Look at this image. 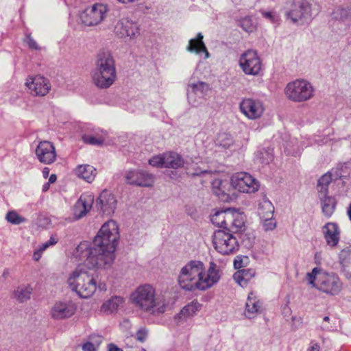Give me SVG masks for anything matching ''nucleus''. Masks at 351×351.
Wrapping results in <instances>:
<instances>
[{"label": "nucleus", "instance_id": "f257e3e1", "mask_svg": "<svg viewBox=\"0 0 351 351\" xmlns=\"http://www.w3.org/2000/svg\"><path fill=\"white\" fill-rule=\"evenodd\" d=\"M119 239L117 223L108 220L101 227L93 240V246L87 241L81 242L74 256L91 269L110 267L114 259V251Z\"/></svg>", "mask_w": 351, "mask_h": 351}, {"label": "nucleus", "instance_id": "f03ea898", "mask_svg": "<svg viewBox=\"0 0 351 351\" xmlns=\"http://www.w3.org/2000/svg\"><path fill=\"white\" fill-rule=\"evenodd\" d=\"M221 274L219 266L213 261L206 269L202 261L191 260L180 268L177 282L185 291H206L219 281Z\"/></svg>", "mask_w": 351, "mask_h": 351}, {"label": "nucleus", "instance_id": "7ed1b4c3", "mask_svg": "<svg viewBox=\"0 0 351 351\" xmlns=\"http://www.w3.org/2000/svg\"><path fill=\"white\" fill-rule=\"evenodd\" d=\"M129 300L136 309L154 316L163 314L167 306L164 297L158 295L154 287L149 284L137 287L131 293Z\"/></svg>", "mask_w": 351, "mask_h": 351}, {"label": "nucleus", "instance_id": "20e7f679", "mask_svg": "<svg viewBox=\"0 0 351 351\" xmlns=\"http://www.w3.org/2000/svg\"><path fill=\"white\" fill-rule=\"evenodd\" d=\"M307 276L310 285L327 295H339L343 289V282L335 273L323 272L315 267Z\"/></svg>", "mask_w": 351, "mask_h": 351}, {"label": "nucleus", "instance_id": "39448f33", "mask_svg": "<svg viewBox=\"0 0 351 351\" xmlns=\"http://www.w3.org/2000/svg\"><path fill=\"white\" fill-rule=\"evenodd\" d=\"M70 288L82 298H88L97 290V279L81 267H77L69 276Z\"/></svg>", "mask_w": 351, "mask_h": 351}, {"label": "nucleus", "instance_id": "423d86ee", "mask_svg": "<svg viewBox=\"0 0 351 351\" xmlns=\"http://www.w3.org/2000/svg\"><path fill=\"white\" fill-rule=\"evenodd\" d=\"M286 96L295 102H302L311 99L314 94L312 84L304 80H296L289 83L285 88Z\"/></svg>", "mask_w": 351, "mask_h": 351}, {"label": "nucleus", "instance_id": "0eeeda50", "mask_svg": "<svg viewBox=\"0 0 351 351\" xmlns=\"http://www.w3.org/2000/svg\"><path fill=\"white\" fill-rule=\"evenodd\" d=\"M215 249L221 254H229L239 249L237 239L230 232L219 230L215 232L213 237Z\"/></svg>", "mask_w": 351, "mask_h": 351}, {"label": "nucleus", "instance_id": "6e6552de", "mask_svg": "<svg viewBox=\"0 0 351 351\" xmlns=\"http://www.w3.org/2000/svg\"><path fill=\"white\" fill-rule=\"evenodd\" d=\"M239 65L245 75L252 76L259 75L263 67L257 52L252 49H248L240 56Z\"/></svg>", "mask_w": 351, "mask_h": 351}, {"label": "nucleus", "instance_id": "1a4fd4ad", "mask_svg": "<svg viewBox=\"0 0 351 351\" xmlns=\"http://www.w3.org/2000/svg\"><path fill=\"white\" fill-rule=\"evenodd\" d=\"M114 32L117 37L130 41L140 35V26L130 18L122 17L115 24Z\"/></svg>", "mask_w": 351, "mask_h": 351}, {"label": "nucleus", "instance_id": "9d476101", "mask_svg": "<svg viewBox=\"0 0 351 351\" xmlns=\"http://www.w3.org/2000/svg\"><path fill=\"white\" fill-rule=\"evenodd\" d=\"M232 191L234 189L241 193H252L259 189L258 182L246 172H238L230 178Z\"/></svg>", "mask_w": 351, "mask_h": 351}, {"label": "nucleus", "instance_id": "9b49d317", "mask_svg": "<svg viewBox=\"0 0 351 351\" xmlns=\"http://www.w3.org/2000/svg\"><path fill=\"white\" fill-rule=\"evenodd\" d=\"M108 11L107 5L95 3L82 12L80 19L82 23L86 26L97 25L104 21Z\"/></svg>", "mask_w": 351, "mask_h": 351}, {"label": "nucleus", "instance_id": "f8f14e48", "mask_svg": "<svg viewBox=\"0 0 351 351\" xmlns=\"http://www.w3.org/2000/svg\"><path fill=\"white\" fill-rule=\"evenodd\" d=\"M241 112L249 119H259L265 111L262 101L254 98H243L239 104Z\"/></svg>", "mask_w": 351, "mask_h": 351}, {"label": "nucleus", "instance_id": "ddd939ff", "mask_svg": "<svg viewBox=\"0 0 351 351\" xmlns=\"http://www.w3.org/2000/svg\"><path fill=\"white\" fill-rule=\"evenodd\" d=\"M25 86L31 95L38 97L46 95L51 89L49 80L40 75L29 77L26 80Z\"/></svg>", "mask_w": 351, "mask_h": 351}, {"label": "nucleus", "instance_id": "4468645a", "mask_svg": "<svg viewBox=\"0 0 351 351\" xmlns=\"http://www.w3.org/2000/svg\"><path fill=\"white\" fill-rule=\"evenodd\" d=\"M93 72L117 76L114 60L109 51H100L97 54L95 67Z\"/></svg>", "mask_w": 351, "mask_h": 351}, {"label": "nucleus", "instance_id": "2eb2a0df", "mask_svg": "<svg viewBox=\"0 0 351 351\" xmlns=\"http://www.w3.org/2000/svg\"><path fill=\"white\" fill-rule=\"evenodd\" d=\"M76 305L71 300L56 302L51 308V315L54 319L71 317L76 311Z\"/></svg>", "mask_w": 351, "mask_h": 351}, {"label": "nucleus", "instance_id": "dca6fc26", "mask_svg": "<svg viewBox=\"0 0 351 351\" xmlns=\"http://www.w3.org/2000/svg\"><path fill=\"white\" fill-rule=\"evenodd\" d=\"M35 153L38 160L45 165L54 162L57 156L53 144L48 141H40Z\"/></svg>", "mask_w": 351, "mask_h": 351}, {"label": "nucleus", "instance_id": "f3484780", "mask_svg": "<svg viewBox=\"0 0 351 351\" xmlns=\"http://www.w3.org/2000/svg\"><path fill=\"white\" fill-rule=\"evenodd\" d=\"M125 180L130 184L149 187L153 185L154 178L153 175L143 170H130L126 173Z\"/></svg>", "mask_w": 351, "mask_h": 351}, {"label": "nucleus", "instance_id": "a211bd4d", "mask_svg": "<svg viewBox=\"0 0 351 351\" xmlns=\"http://www.w3.org/2000/svg\"><path fill=\"white\" fill-rule=\"evenodd\" d=\"M117 201L113 194L104 190L97 199V206L103 214L110 216L114 214L117 208Z\"/></svg>", "mask_w": 351, "mask_h": 351}, {"label": "nucleus", "instance_id": "6ab92c4d", "mask_svg": "<svg viewBox=\"0 0 351 351\" xmlns=\"http://www.w3.org/2000/svg\"><path fill=\"white\" fill-rule=\"evenodd\" d=\"M212 190L215 195L223 202H228L231 199V196L234 195L231 181L228 180L215 179L212 182Z\"/></svg>", "mask_w": 351, "mask_h": 351}, {"label": "nucleus", "instance_id": "aec40b11", "mask_svg": "<svg viewBox=\"0 0 351 351\" xmlns=\"http://www.w3.org/2000/svg\"><path fill=\"white\" fill-rule=\"evenodd\" d=\"M310 11L311 5L306 0H295L287 12V17L295 23L308 14Z\"/></svg>", "mask_w": 351, "mask_h": 351}, {"label": "nucleus", "instance_id": "412c9836", "mask_svg": "<svg viewBox=\"0 0 351 351\" xmlns=\"http://www.w3.org/2000/svg\"><path fill=\"white\" fill-rule=\"evenodd\" d=\"M322 234L327 245L334 248L337 246L340 240V229L334 222H328L322 227Z\"/></svg>", "mask_w": 351, "mask_h": 351}, {"label": "nucleus", "instance_id": "4be33fe9", "mask_svg": "<svg viewBox=\"0 0 351 351\" xmlns=\"http://www.w3.org/2000/svg\"><path fill=\"white\" fill-rule=\"evenodd\" d=\"M188 86V100L189 103L193 106H196L198 103L196 97L202 98L206 96L210 90L209 85L204 82L191 83L189 84Z\"/></svg>", "mask_w": 351, "mask_h": 351}, {"label": "nucleus", "instance_id": "5701e85b", "mask_svg": "<svg viewBox=\"0 0 351 351\" xmlns=\"http://www.w3.org/2000/svg\"><path fill=\"white\" fill-rule=\"evenodd\" d=\"M93 197L89 195H82L73 207V215L75 219H79L89 211L92 207Z\"/></svg>", "mask_w": 351, "mask_h": 351}, {"label": "nucleus", "instance_id": "b1692460", "mask_svg": "<svg viewBox=\"0 0 351 351\" xmlns=\"http://www.w3.org/2000/svg\"><path fill=\"white\" fill-rule=\"evenodd\" d=\"M203 35L202 33H198L196 38L189 40V44L186 46V51L199 54L201 52L204 53V59L210 58V53L203 41Z\"/></svg>", "mask_w": 351, "mask_h": 351}, {"label": "nucleus", "instance_id": "393cba45", "mask_svg": "<svg viewBox=\"0 0 351 351\" xmlns=\"http://www.w3.org/2000/svg\"><path fill=\"white\" fill-rule=\"evenodd\" d=\"M323 215L329 218L335 212L337 202L334 197L328 195V193H318Z\"/></svg>", "mask_w": 351, "mask_h": 351}, {"label": "nucleus", "instance_id": "a878e982", "mask_svg": "<svg viewBox=\"0 0 351 351\" xmlns=\"http://www.w3.org/2000/svg\"><path fill=\"white\" fill-rule=\"evenodd\" d=\"M340 271L348 280L351 278V250L344 249L339 254Z\"/></svg>", "mask_w": 351, "mask_h": 351}, {"label": "nucleus", "instance_id": "bb28decb", "mask_svg": "<svg viewBox=\"0 0 351 351\" xmlns=\"http://www.w3.org/2000/svg\"><path fill=\"white\" fill-rule=\"evenodd\" d=\"M114 75H106V73L92 72V80L95 86L100 89H106L113 84L116 80Z\"/></svg>", "mask_w": 351, "mask_h": 351}, {"label": "nucleus", "instance_id": "cd10ccee", "mask_svg": "<svg viewBox=\"0 0 351 351\" xmlns=\"http://www.w3.org/2000/svg\"><path fill=\"white\" fill-rule=\"evenodd\" d=\"M75 173L77 177L90 183L95 178L97 170L89 165H80L75 169Z\"/></svg>", "mask_w": 351, "mask_h": 351}, {"label": "nucleus", "instance_id": "c85d7f7f", "mask_svg": "<svg viewBox=\"0 0 351 351\" xmlns=\"http://www.w3.org/2000/svg\"><path fill=\"white\" fill-rule=\"evenodd\" d=\"M125 302V299L121 296H112L106 300L101 306V312L106 314H111L117 311Z\"/></svg>", "mask_w": 351, "mask_h": 351}, {"label": "nucleus", "instance_id": "c756f323", "mask_svg": "<svg viewBox=\"0 0 351 351\" xmlns=\"http://www.w3.org/2000/svg\"><path fill=\"white\" fill-rule=\"evenodd\" d=\"M231 210L232 208H229L215 213L211 217L212 223L217 226L223 227L227 230L228 221L232 220Z\"/></svg>", "mask_w": 351, "mask_h": 351}, {"label": "nucleus", "instance_id": "7c9ffc66", "mask_svg": "<svg viewBox=\"0 0 351 351\" xmlns=\"http://www.w3.org/2000/svg\"><path fill=\"white\" fill-rule=\"evenodd\" d=\"M255 270L251 268L237 271L233 276L235 282L241 287H246L247 283L254 277Z\"/></svg>", "mask_w": 351, "mask_h": 351}, {"label": "nucleus", "instance_id": "2f4dec72", "mask_svg": "<svg viewBox=\"0 0 351 351\" xmlns=\"http://www.w3.org/2000/svg\"><path fill=\"white\" fill-rule=\"evenodd\" d=\"M184 161L178 153L169 152L165 153V168L178 169L184 166Z\"/></svg>", "mask_w": 351, "mask_h": 351}, {"label": "nucleus", "instance_id": "473e14b6", "mask_svg": "<svg viewBox=\"0 0 351 351\" xmlns=\"http://www.w3.org/2000/svg\"><path fill=\"white\" fill-rule=\"evenodd\" d=\"M259 308V301L256 300L254 293H250L245 304V316L249 319L254 318L258 312Z\"/></svg>", "mask_w": 351, "mask_h": 351}, {"label": "nucleus", "instance_id": "72a5a7b5", "mask_svg": "<svg viewBox=\"0 0 351 351\" xmlns=\"http://www.w3.org/2000/svg\"><path fill=\"white\" fill-rule=\"evenodd\" d=\"M232 220L228 221V232H239L241 230L244 226L243 217L241 214L232 208L231 210Z\"/></svg>", "mask_w": 351, "mask_h": 351}, {"label": "nucleus", "instance_id": "f704fd0d", "mask_svg": "<svg viewBox=\"0 0 351 351\" xmlns=\"http://www.w3.org/2000/svg\"><path fill=\"white\" fill-rule=\"evenodd\" d=\"M274 207L268 199H264L259 204L258 213L261 219L273 218Z\"/></svg>", "mask_w": 351, "mask_h": 351}, {"label": "nucleus", "instance_id": "c9c22d12", "mask_svg": "<svg viewBox=\"0 0 351 351\" xmlns=\"http://www.w3.org/2000/svg\"><path fill=\"white\" fill-rule=\"evenodd\" d=\"M32 289L29 285H21L14 291V297L19 302H24L30 299Z\"/></svg>", "mask_w": 351, "mask_h": 351}, {"label": "nucleus", "instance_id": "e433bc0d", "mask_svg": "<svg viewBox=\"0 0 351 351\" xmlns=\"http://www.w3.org/2000/svg\"><path fill=\"white\" fill-rule=\"evenodd\" d=\"M273 159V150L270 148H261L256 152V160L261 164H269Z\"/></svg>", "mask_w": 351, "mask_h": 351}, {"label": "nucleus", "instance_id": "4c0bfd02", "mask_svg": "<svg viewBox=\"0 0 351 351\" xmlns=\"http://www.w3.org/2000/svg\"><path fill=\"white\" fill-rule=\"evenodd\" d=\"M199 304L197 302H191L186 305L176 317V319H184L196 314L199 310Z\"/></svg>", "mask_w": 351, "mask_h": 351}, {"label": "nucleus", "instance_id": "58836bf2", "mask_svg": "<svg viewBox=\"0 0 351 351\" xmlns=\"http://www.w3.org/2000/svg\"><path fill=\"white\" fill-rule=\"evenodd\" d=\"M334 180L332 172L328 171V173L323 175L317 182V192L318 193H328V185Z\"/></svg>", "mask_w": 351, "mask_h": 351}, {"label": "nucleus", "instance_id": "ea45409f", "mask_svg": "<svg viewBox=\"0 0 351 351\" xmlns=\"http://www.w3.org/2000/svg\"><path fill=\"white\" fill-rule=\"evenodd\" d=\"M216 145L223 148H229L233 144V139L230 134L222 132L217 135Z\"/></svg>", "mask_w": 351, "mask_h": 351}, {"label": "nucleus", "instance_id": "a19ab883", "mask_svg": "<svg viewBox=\"0 0 351 351\" xmlns=\"http://www.w3.org/2000/svg\"><path fill=\"white\" fill-rule=\"evenodd\" d=\"M241 27L247 32H252L256 28V23L251 16H245L240 21Z\"/></svg>", "mask_w": 351, "mask_h": 351}, {"label": "nucleus", "instance_id": "79ce46f5", "mask_svg": "<svg viewBox=\"0 0 351 351\" xmlns=\"http://www.w3.org/2000/svg\"><path fill=\"white\" fill-rule=\"evenodd\" d=\"M5 219L8 222L14 225H19L25 221L24 217L19 215L14 210L9 211L6 214Z\"/></svg>", "mask_w": 351, "mask_h": 351}, {"label": "nucleus", "instance_id": "37998d69", "mask_svg": "<svg viewBox=\"0 0 351 351\" xmlns=\"http://www.w3.org/2000/svg\"><path fill=\"white\" fill-rule=\"evenodd\" d=\"M149 164L158 168L165 167V153L152 157L149 160Z\"/></svg>", "mask_w": 351, "mask_h": 351}, {"label": "nucleus", "instance_id": "c03bdc74", "mask_svg": "<svg viewBox=\"0 0 351 351\" xmlns=\"http://www.w3.org/2000/svg\"><path fill=\"white\" fill-rule=\"evenodd\" d=\"M82 140L84 143L92 145H99L104 142V139L101 138H96L90 134H84Z\"/></svg>", "mask_w": 351, "mask_h": 351}, {"label": "nucleus", "instance_id": "a18cd8bd", "mask_svg": "<svg viewBox=\"0 0 351 351\" xmlns=\"http://www.w3.org/2000/svg\"><path fill=\"white\" fill-rule=\"evenodd\" d=\"M330 172H332L334 180L347 176L343 165H339L335 169H332Z\"/></svg>", "mask_w": 351, "mask_h": 351}, {"label": "nucleus", "instance_id": "49530a36", "mask_svg": "<svg viewBox=\"0 0 351 351\" xmlns=\"http://www.w3.org/2000/svg\"><path fill=\"white\" fill-rule=\"evenodd\" d=\"M261 219L263 221V226L266 231L272 230L276 228V222L273 218Z\"/></svg>", "mask_w": 351, "mask_h": 351}, {"label": "nucleus", "instance_id": "de8ad7c7", "mask_svg": "<svg viewBox=\"0 0 351 351\" xmlns=\"http://www.w3.org/2000/svg\"><path fill=\"white\" fill-rule=\"evenodd\" d=\"M147 337V330L142 328L136 334V339L140 342H144Z\"/></svg>", "mask_w": 351, "mask_h": 351}, {"label": "nucleus", "instance_id": "09e8293b", "mask_svg": "<svg viewBox=\"0 0 351 351\" xmlns=\"http://www.w3.org/2000/svg\"><path fill=\"white\" fill-rule=\"evenodd\" d=\"M29 48L35 50L39 49V46L32 37L28 36L25 40Z\"/></svg>", "mask_w": 351, "mask_h": 351}, {"label": "nucleus", "instance_id": "8fccbe9b", "mask_svg": "<svg viewBox=\"0 0 351 351\" xmlns=\"http://www.w3.org/2000/svg\"><path fill=\"white\" fill-rule=\"evenodd\" d=\"M261 13H262L263 16L264 18H265L266 19L269 20L270 22H271V23L276 22V16L274 15L272 12L263 11V12H261Z\"/></svg>", "mask_w": 351, "mask_h": 351}, {"label": "nucleus", "instance_id": "3c124183", "mask_svg": "<svg viewBox=\"0 0 351 351\" xmlns=\"http://www.w3.org/2000/svg\"><path fill=\"white\" fill-rule=\"evenodd\" d=\"M82 348L83 351H95L96 350L95 346L89 341L84 343L82 345Z\"/></svg>", "mask_w": 351, "mask_h": 351}, {"label": "nucleus", "instance_id": "603ef678", "mask_svg": "<svg viewBox=\"0 0 351 351\" xmlns=\"http://www.w3.org/2000/svg\"><path fill=\"white\" fill-rule=\"evenodd\" d=\"M42 253H43V252L40 251L39 249L38 250H36L33 254V259L35 261H38L41 257Z\"/></svg>", "mask_w": 351, "mask_h": 351}, {"label": "nucleus", "instance_id": "864d4df0", "mask_svg": "<svg viewBox=\"0 0 351 351\" xmlns=\"http://www.w3.org/2000/svg\"><path fill=\"white\" fill-rule=\"evenodd\" d=\"M97 289H99L100 291H106L107 289L106 283L103 282H97Z\"/></svg>", "mask_w": 351, "mask_h": 351}, {"label": "nucleus", "instance_id": "5fc2aeb1", "mask_svg": "<svg viewBox=\"0 0 351 351\" xmlns=\"http://www.w3.org/2000/svg\"><path fill=\"white\" fill-rule=\"evenodd\" d=\"M108 351H123L122 349L118 348L116 345L113 343H110L108 345Z\"/></svg>", "mask_w": 351, "mask_h": 351}, {"label": "nucleus", "instance_id": "6e6d98bb", "mask_svg": "<svg viewBox=\"0 0 351 351\" xmlns=\"http://www.w3.org/2000/svg\"><path fill=\"white\" fill-rule=\"evenodd\" d=\"M319 346L317 343H315V344L311 346V347L309 348L308 351H319Z\"/></svg>", "mask_w": 351, "mask_h": 351}, {"label": "nucleus", "instance_id": "4d7b16f0", "mask_svg": "<svg viewBox=\"0 0 351 351\" xmlns=\"http://www.w3.org/2000/svg\"><path fill=\"white\" fill-rule=\"evenodd\" d=\"M57 180V177H56V174H51L50 176H49V181L48 182L49 184H52L53 182H55Z\"/></svg>", "mask_w": 351, "mask_h": 351}, {"label": "nucleus", "instance_id": "13d9d810", "mask_svg": "<svg viewBox=\"0 0 351 351\" xmlns=\"http://www.w3.org/2000/svg\"><path fill=\"white\" fill-rule=\"evenodd\" d=\"M49 174V169L48 167H45L43 170V176L45 178H47Z\"/></svg>", "mask_w": 351, "mask_h": 351}, {"label": "nucleus", "instance_id": "bf43d9fd", "mask_svg": "<svg viewBox=\"0 0 351 351\" xmlns=\"http://www.w3.org/2000/svg\"><path fill=\"white\" fill-rule=\"evenodd\" d=\"M49 246H50L49 243L46 242L44 244H43V245L39 248V250L43 252Z\"/></svg>", "mask_w": 351, "mask_h": 351}, {"label": "nucleus", "instance_id": "052dcab7", "mask_svg": "<svg viewBox=\"0 0 351 351\" xmlns=\"http://www.w3.org/2000/svg\"><path fill=\"white\" fill-rule=\"evenodd\" d=\"M47 243H49V245H53L57 243V240L54 237H51L50 239L47 241Z\"/></svg>", "mask_w": 351, "mask_h": 351}, {"label": "nucleus", "instance_id": "680f3d73", "mask_svg": "<svg viewBox=\"0 0 351 351\" xmlns=\"http://www.w3.org/2000/svg\"><path fill=\"white\" fill-rule=\"evenodd\" d=\"M49 186H50V184L49 182L45 183L43 186V189H42L43 191L46 192L47 191H48V189H49Z\"/></svg>", "mask_w": 351, "mask_h": 351}, {"label": "nucleus", "instance_id": "e2e57ef3", "mask_svg": "<svg viewBox=\"0 0 351 351\" xmlns=\"http://www.w3.org/2000/svg\"><path fill=\"white\" fill-rule=\"evenodd\" d=\"M322 328L324 330H329L330 329V326L325 323H323L322 325Z\"/></svg>", "mask_w": 351, "mask_h": 351}, {"label": "nucleus", "instance_id": "0e129e2a", "mask_svg": "<svg viewBox=\"0 0 351 351\" xmlns=\"http://www.w3.org/2000/svg\"><path fill=\"white\" fill-rule=\"evenodd\" d=\"M207 171H196L195 173H192L191 175L193 176H199L200 174L202 173H206Z\"/></svg>", "mask_w": 351, "mask_h": 351}, {"label": "nucleus", "instance_id": "69168bd1", "mask_svg": "<svg viewBox=\"0 0 351 351\" xmlns=\"http://www.w3.org/2000/svg\"><path fill=\"white\" fill-rule=\"evenodd\" d=\"M347 213H348L350 220L351 221V203L349 205V207L347 210Z\"/></svg>", "mask_w": 351, "mask_h": 351}, {"label": "nucleus", "instance_id": "338daca9", "mask_svg": "<svg viewBox=\"0 0 351 351\" xmlns=\"http://www.w3.org/2000/svg\"><path fill=\"white\" fill-rule=\"evenodd\" d=\"M323 321L324 322H327L328 323L329 321H330V317L328 316H325L324 318H323Z\"/></svg>", "mask_w": 351, "mask_h": 351}, {"label": "nucleus", "instance_id": "774afa93", "mask_svg": "<svg viewBox=\"0 0 351 351\" xmlns=\"http://www.w3.org/2000/svg\"><path fill=\"white\" fill-rule=\"evenodd\" d=\"M304 145H298V151L300 152L302 148Z\"/></svg>", "mask_w": 351, "mask_h": 351}]
</instances>
